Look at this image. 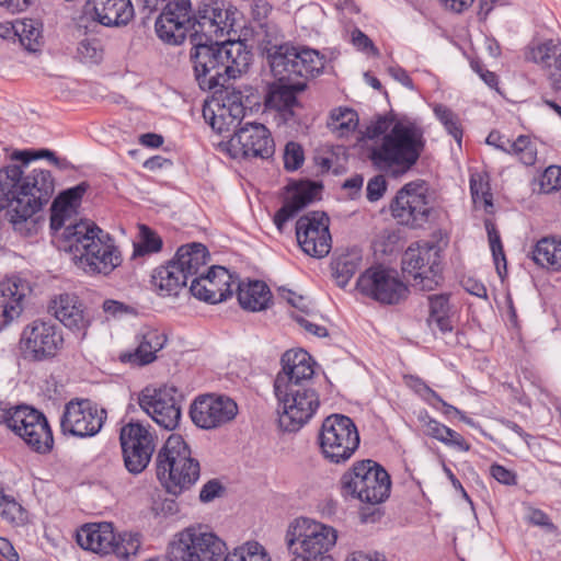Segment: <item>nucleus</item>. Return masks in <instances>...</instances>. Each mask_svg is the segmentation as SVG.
I'll use <instances>...</instances> for the list:
<instances>
[{
  "label": "nucleus",
  "instance_id": "1",
  "mask_svg": "<svg viewBox=\"0 0 561 561\" xmlns=\"http://www.w3.org/2000/svg\"><path fill=\"white\" fill-rule=\"evenodd\" d=\"M195 78L203 90L222 88L231 78L247 71L252 55L241 41L213 42L202 36L195 38L191 54Z\"/></svg>",
  "mask_w": 561,
  "mask_h": 561
},
{
  "label": "nucleus",
  "instance_id": "2",
  "mask_svg": "<svg viewBox=\"0 0 561 561\" xmlns=\"http://www.w3.org/2000/svg\"><path fill=\"white\" fill-rule=\"evenodd\" d=\"M254 37L276 79L314 78L324 68L325 58L318 50L284 43V36L276 22L255 26Z\"/></svg>",
  "mask_w": 561,
  "mask_h": 561
},
{
  "label": "nucleus",
  "instance_id": "3",
  "mask_svg": "<svg viewBox=\"0 0 561 561\" xmlns=\"http://www.w3.org/2000/svg\"><path fill=\"white\" fill-rule=\"evenodd\" d=\"M64 250L72 255L75 264L90 275H108L122 263L114 240L94 222H70L62 231Z\"/></svg>",
  "mask_w": 561,
  "mask_h": 561
},
{
  "label": "nucleus",
  "instance_id": "4",
  "mask_svg": "<svg viewBox=\"0 0 561 561\" xmlns=\"http://www.w3.org/2000/svg\"><path fill=\"white\" fill-rule=\"evenodd\" d=\"M424 148L423 130L413 123L397 122L368 153L373 165L394 178L405 174Z\"/></svg>",
  "mask_w": 561,
  "mask_h": 561
},
{
  "label": "nucleus",
  "instance_id": "5",
  "mask_svg": "<svg viewBox=\"0 0 561 561\" xmlns=\"http://www.w3.org/2000/svg\"><path fill=\"white\" fill-rule=\"evenodd\" d=\"M336 540L335 528L308 517L291 520L285 534L290 561H333L330 551Z\"/></svg>",
  "mask_w": 561,
  "mask_h": 561
},
{
  "label": "nucleus",
  "instance_id": "6",
  "mask_svg": "<svg viewBox=\"0 0 561 561\" xmlns=\"http://www.w3.org/2000/svg\"><path fill=\"white\" fill-rule=\"evenodd\" d=\"M157 477L169 492L178 494L191 488L199 478L201 467L197 459L181 435L172 434L158 451Z\"/></svg>",
  "mask_w": 561,
  "mask_h": 561
},
{
  "label": "nucleus",
  "instance_id": "7",
  "mask_svg": "<svg viewBox=\"0 0 561 561\" xmlns=\"http://www.w3.org/2000/svg\"><path fill=\"white\" fill-rule=\"evenodd\" d=\"M340 483L344 495L369 504H379L387 500L391 489L390 476L371 459L354 462L342 474Z\"/></svg>",
  "mask_w": 561,
  "mask_h": 561
},
{
  "label": "nucleus",
  "instance_id": "8",
  "mask_svg": "<svg viewBox=\"0 0 561 561\" xmlns=\"http://www.w3.org/2000/svg\"><path fill=\"white\" fill-rule=\"evenodd\" d=\"M320 451L331 463H344L359 446V434L353 420L342 414L324 419L318 434Z\"/></svg>",
  "mask_w": 561,
  "mask_h": 561
},
{
  "label": "nucleus",
  "instance_id": "9",
  "mask_svg": "<svg viewBox=\"0 0 561 561\" xmlns=\"http://www.w3.org/2000/svg\"><path fill=\"white\" fill-rule=\"evenodd\" d=\"M176 561H221L227 552L226 542L207 526H190L180 531L171 543Z\"/></svg>",
  "mask_w": 561,
  "mask_h": 561
},
{
  "label": "nucleus",
  "instance_id": "10",
  "mask_svg": "<svg viewBox=\"0 0 561 561\" xmlns=\"http://www.w3.org/2000/svg\"><path fill=\"white\" fill-rule=\"evenodd\" d=\"M274 389L278 400V423L287 432L301 428L320 405L319 394L311 387Z\"/></svg>",
  "mask_w": 561,
  "mask_h": 561
},
{
  "label": "nucleus",
  "instance_id": "11",
  "mask_svg": "<svg viewBox=\"0 0 561 561\" xmlns=\"http://www.w3.org/2000/svg\"><path fill=\"white\" fill-rule=\"evenodd\" d=\"M182 394L172 385H148L138 393V404L160 427L173 431L181 420Z\"/></svg>",
  "mask_w": 561,
  "mask_h": 561
},
{
  "label": "nucleus",
  "instance_id": "12",
  "mask_svg": "<svg viewBox=\"0 0 561 561\" xmlns=\"http://www.w3.org/2000/svg\"><path fill=\"white\" fill-rule=\"evenodd\" d=\"M426 192L423 181L410 182L397 192L389 208L399 225L417 229L430 221L432 207Z\"/></svg>",
  "mask_w": 561,
  "mask_h": 561
},
{
  "label": "nucleus",
  "instance_id": "13",
  "mask_svg": "<svg viewBox=\"0 0 561 561\" xmlns=\"http://www.w3.org/2000/svg\"><path fill=\"white\" fill-rule=\"evenodd\" d=\"M402 271L413 278L412 286L433 290L442 279L438 248L430 243L410 245L402 256Z\"/></svg>",
  "mask_w": 561,
  "mask_h": 561
},
{
  "label": "nucleus",
  "instance_id": "14",
  "mask_svg": "<svg viewBox=\"0 0 561 561\" xmlns=\"http://www.w3.org/2000/svg\"><path fill=\"white\" fill-rule=\"evenodd\" d=\"M55 192V181L50 171L33 169L25 172L21 169L19 176V199L15 205L21 213L18 216L23 224L27 222L44 205H46Z\"/></svg>",
  "mask_w": 561,
  "mask_h": 561
},
{
  "label": "nucleus",
  "instance_id": "15",
  "mask_svg": "<svg viewBox=\"0 0 561 561\" xmlns=\"http://www.w3.org/2000/svg\"><path fill=\"white\" fill-rule=\"evenodd\" d=\"M119 442L126 469L133 474L142 472L156 449V436L150 426L130 421L122 426Z\"/></svg>",
  "mask_w": 561,
  "mask_h": 561
},
{
  "label": "nucleus",
  "instance_id": "16",
  "mask_svg": "<svg viewBox=\"0 0 561 561\" xmlns=\"http://www.w3.org/2000/svg\"><path fill=\"white\" fill-rule=\"evenodd\" d=\"M228 151L234 159H270L275 144L270 130L260 123H247L236 129L228 141Z\"/></svg>",
  "mask_w": 561,
  "mask_h": 561
},
{
  "label": "nucleus",
  "instance_id": "17",
  "mask_svg": "<svg viewBox=\"0 0 561 561\" xmlns=\"http://www.w3.org/2000/svg\"><path fill=\"white\" fill-rule=\"evenodd\" d=\"M106 420V411L88 399H73L64 409L60 428L64 434L77 437L96 435Z\"/></svg>",
  "mask_w": 561,
  "mask_h": 561
},
{
  "label": "nucleus",
  "instance_id": "18",
  "mask_svg": "<svg viewBox=\"0 0 561 561\" xmlns=\"http://www.w3.org/2000/svg\"><path fill=\"white\" fill-rule=\"evenodd\" d=\"M357 289L386 305H396L408 297L409 289L391 270L382 266L366 270L357 279Z\"/></svg>",
  "mask_w": 561,
  "mask_h": 561
},
{
  "label": "nucleus",
  "instance_id": "19",
  "mask_svg": "<svg viewBox=\"0 0 561 561\" xmlns=\"http://www.w3.org/2000/svg\"><path fill=\"white\" fill-rule=\"evenodd\" d=\"M64 337L50 320L36 319L21 334V350L36 360L54 357L61 348Z\"/></svg>",
  "mask_w": 561,
  "mask_h": 561
},
{
  "label": "nucleus",
  "instance_id": "20",
  "mask_svg": "<svg viewBox=\"0 0 561 561\" xmlns=\"http://www.w3.org/2000/svg\"><path fill=\"white\" fill-rule=\"evenodd\" d=\"M330 219L325 213L311 211L296 222V238L300 249L312 257L327 256L332 248L329 230Z\"/></svg>",
  "mask_w": 561,
  "mask_h": 561
},
{
  "label": "nucleus",
  "instance_id": "21",
  "mask_svg": "<svg viewBox=\"0 0 561 561\" xmlns=\"http://www.w3.org/2000/svg\"><path fill=\"white\" fill-rule=\"evenodd\" d=\"M195 31L190 0H170L156 21V33L168 44H181L188 31Z\"/></svg>",
  "mask_w": 561,
  "mask_h": 561
},
{
  "label": "nucleus",
  "instance_id": "22",
  "mask_svg": "<svg viewBox=\"0 0 561 561\" xmlns=\"http://www.w3.org/2000/svg\"><path fill=\"white\" fill-rule=\"evenodd\" d=\"M237 413L238 407L232 399L214 394L196 398L190 410L193 423L204 430L216 428L229 423Z\"/></svg>",
  "mask_w": 561,
  "mask_h": 561
},
{
  "label": "nucleus",
  "instance_id": "23",
  "mask_svg": "<svg viewBox=\"0 0 561 561\" xmlns=\"http://www.w3.org/2000/svg\"><path fill=\"white\" fill-rule=\"evenodd\" d=\"M308 79L304 77L277 79L278 82L270 87L265 96V106L276 111L285 124L296 122V110L301 107L297 93L305 91Z\"/></svg>",
  "mask_w": 561,
  "mask_h": 561
},
{
  "label": "nucleus",
  "instance_id": "24",
  "mask_svg": "<svg viewBox=\"0 0 561 561\" xmlns=\"http://www.w3.org/2000/svg\"><path fill=\"white\" fill-rule=\"evenodd\" d=\"M232 276L227 268L214 265L191 282L190 291L199 300L218 304L232 295Z\"/></svg>",
  "mask_w": 561,
  "mask_h": 561
},
{
  "label": "nucleus",
  "instance_id": "25",
  "mask_svg": "<svg viewBox=\"0 0 561 561\" xmlns=\"http://www.w3.org/2000/svg\"><path fill=\"white\" fill-rule=\"evenodd\" d=\"M283 369L277 374L274 389L294 388L293 386L309 387L307 383L314 371L310 355L304 351H287L282 357Z\"/></svg>",
  "mask_w": 561,
  "mask_h": 561
},
{
  "label": "nucleus",
  "instance_id": "26",
  "mask_svg": "<svg viewBox=\"0 0 561 561\" xmlns=\"http://www.w3.org/2000/svg\"><path fill=\"white\" fill-rule=\"evenodd\" d=\"M48 311L66 328L84 332L90 325V318L83 302L75 294H59L48 304Z\"/></svg>",
  "mask_w": 561,
  "mask_h": 561
},
{
  "label": "nucleus",
  "instance_id": "27",
  "mask_svg": "<svg viewBox=\"0 0 561 561\" xmlns=\"http://www.w3.org/2000/svg\"><path fill=\"white\" fill-rule=\"evenodd\" d=\"M31 291L28 282L19 276L7 277L0 282V311L3 325L20 318Z\"/></svg>",
  "mask_w": 561,
  "mask_h": 561
},
{
  "label": "nucleus",
  "instance_id": "28",
  "mask_svg": "<svg viewBox=\"0 0 561 561\" xmlns=\"http://www.w3.org/2000/svg\"><path fill=\"white\" fill-rule=\"evenodd\" d=\"M138 343L137 348L134 352L123 353L121 360L138 367H142L153 363L160 352L168 342L167 334L151 327L142 328L136 335Z\"/></svg>",
  "mask_w": 561,
  "mask_h": 561
},
{
  "label": "nucleus",
  "instance_id": "29",
  "mask_svg": "<svg viewBox=\"0 0 561 561\" xmlns=\"http://www.w3.org/2000/svg\"><path fill=\"white\" fill-rule=\"evenodd\" d=\"M87 11L93 21L107 27L126 25L134 18L130 0H88Z\"/></svg>",
  "mask_w": 561,
  "mask_h": 561
},
{
  "label": "nucleus",
  "instance_id": "30",
  "mask_svg": "<svg viewBox=\"0 0 561 561\" xmlns=\"http://www.w3.org/2000/svg\"><path fill=\"white\" fill-rule=\"evenodd\" d=\"M244 112L240 100L229 98L224 103L205 104L203 116L215 131L222 134L231 127H237L244 117Z\"/></svg>",
  "mask_w": 561,
  "mask_h": 561
},
{
  "label": "nucleus",
  "instance_id": "31",
  "mask_svg": "<svg viewBox=\"0 0 561 561\" xmlns=\"http://www.w3.org/2000/svg\"><path fill=\"white\" fill-rule=\"evenodd\" d=\"M527 59L547 69L551 88L561 90V41L547 39L530 47Z\"/></svg>",
  "mask_w": 561,
  "mask_h": 561
},
{
  "label": "nucleus",
  "instance_id": "32",
  "mask_svg": "<svg viewBox=\"0 0 561 561\" xmlns=\"http://www.w3.org/2000/svg\"><path fill=\"white\" fill-rule=\"evenodd\" d=\"M21 175V168L19 165H9L0 170V210L8 209L10 222L14 226L15 230L20 229L23 225L22 219L18 216L21 215L15 205L19 199V176Z\"/></svg>",
  "mask_w": 561,
  "mask_h": 561
},
{
  "label": "nucleus",
  "instance_id": "33",
  "mask_svg": "<svg viewBox=\"0 0 561 561\" xmlns=\"http://www.w3.org/2000/svg\"><path fill=\"white\" fill-rule=\"evenodd\" d=\"M320 188V185L312 182L300 183L296 186L291 196L274 216V224L279 232H283L284 226L289 219L316 199Z\"/></svg>",
  "mask_w": 561,
  "mask_h": 561
},
{
  "label": "nucleus",
  "instance_id": "34",
  "mask_svg": "<svg viewBox=\"0 0 561 561\" xmlns=\"http://www.w3.org/2000/svg\"><path fill=\"white\" fill-rule=\"evenodd\" d=\"M115 534L112 524H87L77 533L78 545L95 553L108 554L113 550Z\"/></svg>",
  "mask_w": 561,
  "mask_h": 561
},
{
  "label": "nucleus",
  "instance_id": "35",
  "mask_svg": "<svg viewBox=\"0 0 561 561\" xmlns=\"http://www.w3.org/2000/svg\"><path fill=\"white\" fill-rule=\"evenodd\" d=\"M89 185L82 182L73 187H70L61 192L51 205L50 215V228L54 231L60 230L62 227L66 228L67 219L70 218L71 214L79 206L80 201L87 192Z\"/></svg>",
  "mask_w": 561,
  "mask_h": 561
},
{
  "label": "nucleus",
  "instance_id": "36",
  "mask_svg": "<svg viewBox=\"0 0 561 561\" xmlns=\"http://www.w3.org/2000/svg\"><path fill=\"white\" fill-rule=\"evenodd\" d=\"M209 260V252L202 243H191L180 247L173 259L185 278H194L205 272Z\"/></svg>",
  "mask_w": 561,
  "mask_h": 561
},
{
  "label": "nucleus",
  "instance_id": "37",
  "mask_svg": "<svg viewBox=\"0 0 561 561\" xmlns=\"http://www.w3.org/2000/svg\"><path fill=\"white\" fill-rule=\"evenodd\" d=\"M187 279L183 271L173 260L165 265L154 268L151 275V284L158 295L162 297L178 296L186 286Z\"/></svg>",
  "mask_w": 561,
  "mask_h": 561
},
{
  "label": "nucleus",
  "instance_id": "38",
  "mask_svg": "<svg viewBox=\"0 0 561 561\" xmlns=\"http://www.w3.org/2000/svg\"><path fill=\"white\" fill-rule=\"evenodd\" d=\"M20 437L32 450L38 454H47L54 446L53 432L42 412L31 420V425L23 433H20Z\"/></svg>",
  "mask_w": 561,
  "mask_h": 561
},
{
  "label": "nucleus",
  "instance_id": "39",
  "mask_svg": "<svg viewBox=\"0 0 561 561\" xmlns=\"http://www.w3.org/2000/svg\"><path fill=\"white\" fill-rule=\"evenodd\" d=\"M237 296L241 308L252 312L266 309L272 299L268 286L261 280L240 283Z\"/></svg>",
  "mask_w": 561,
  "mask_h": 561
},
{
  "label": "nucleus",
  "instance_id": "40",
  "mask_svg": "<svg viewBox=\"0 0 561 561\" xmlns=\"http://www.w3.org/2000/svg\"><path fill=\"white\" fill-rule=\"evenodd\" d=\"M533 259L536 264L542 267L560 272L561 240L554 237H545L540 239L533 250Z\"/></svg>",
  "mask_w": 561,
  "mask_h": 561
},
{
  "label": "nucleus",
  "instance_id": "41",
  "mask_svg": "<svg viewBox=\"0 0 561 561\" xmlns=\"http://www.w3.org/2000/svg\"><path fill=\"white\" fill-rule=\"evenodd\" d=\"M21 45L28 51H38L44 44L42 24L33 19L16 20L12 24Z\"/></svg>",
  "mask_w": 561,
  "mask_h": 561
},
{
  "label": "nucleus",
  "instance_id": "42",
  "mask_svg": "<svg viewBox=\"0 0 561 561\" xmlns=\"http://www.w3.org/2000/svg\"><path fill=\"white\" fill-rule=\"evenodd\" d=\"M360 263L362 254L355 249L335 257L331 266L337 285L344 287L354 276Z\"/></svg>",
  "mask_w": 561,
  "mask_h": 561
},
{
  "label": "nucleus",
  "instance_id": "43",
  "mask_svg": "<svg viewBox=\"0 0 561 561\" xmlns=\"http://www.w3.org/2000/svg\"><path fill=\"white\" fill-rule=\"evenodd\" d=\"M430 324H435L443 333L453 330L449 296L446 294L428 296Z\"/></svg>",
  "mask_w": 561,
  "mask_h": 561
},
{
  "label": "nucleus",
  "instance_id": "44",
  "mask_svg": "<svg viewBox=\"0 0 561 561\" xmlns=\"http://www.w3.org/2000/svg\"><path fill=\"white\" fill-rule=\"evenodd\" d=\"M358 126L357 113L348 107H339L331 111L328 122L329 129L337 137L352 135Z\"/></svg>",
  "mask_w": 561,
  "mask_h": 561
},
{
  "label": "nucleus",
  "instance_id": "45",
  "mask_svg": "<svg viewBox=\"0 0 561 561\" xmlns=\"http://www.w3.org/2000/svg\"><path fill=\"white\" fill-rule=\"evenodd\" d=\"M504 424L507 432H504L501 436V446L503 449L517 456L523 453L525 448H530L529 440L533 438L531 435L525 433L518 424L512 421H506Z\"/></svg>",
  "mask_w": 561,
  "mask_h": 561
},
{
  "label": "nucleus",
  "instance_id": "46",
  "mask_svg": "<svg viewBox=\"0 0 561 561\" xmlns=\"http://www.w3.org/2000/svg\"><path fill=\"white\" fill-rule=\"evenodd\" d=\"M238 13L236 8L221 1V5L217 9L215 16L216 22H214V26H208L204 34L205 37L210 38L215 36L216 38H221L225 35H229L233 30Z\"/></svg>",
  "mask_w": 561,
  "mask_h": 561
},
{
  "label": "nucleus",
  "instance_id": "47",
  "mask_svg": "<svg viewBox=\"0 0 561 561\" xmlns=\"http://www.w3.org/2000/svg\"><path fill=\"white\" fill-rule=\"evenodd\" d=\"M221 5L219 0H203L198 3L196 12H194L195 34L199 32L205 34L208 26H214L216 22L217 9Z\"/></svg>",
  "mask_w": 561,
  "mask_h": 561
},
{
  "label": "nucleus",
  "instance_id": "48",
  "mask_svg": "<svg viewBox=\"0 0 561 561\" xmlns=\"http://www.w3.org/2000/svg\"><path fill=\"white\" fill-rule=\"evenodd\" d=\"M507 153L516 156L525 165H534L537 161L536 144L528 136L520 135L511 141Z\"/></svg>",
  "mask_w": 561,
  "mask_h": 561
},
{
  "label": "nucleus",
  "instance_id": "49",
  "mask_svg": "<svg viewBox=\"0 0 561 561\" xmlns=\"http://www.w3.org/2000/svg\"><path fill=\"white\" fill-rule=\"evenodd\" d=\"M39 411L28 405H18L10 409L9 423L7 425L19 437L31 425V420L36 417Z\"/></svg>",
  "mask_w": 561,
  "mask_h": 561
},
{
  "label": "nucleus",
  "instance_id": "50",
  "mask_svg": "<svg viewBox=\"0 0 561 561\" xmlns=\"http://www.w3.org/2000/svg\"><path fill=\"white\" fill-rule=\"evenodd\" d=\"M77 55L82 62L99 64L104 55L103 44L99 38H83L78 44Z\"/></svg>",
  "mask_w": 561,
  "mask_h": 561
},
{
  "label": "nucleus",
  "instance_id": "51",
  "mask_svg": "<svg viewBox=\"0 0 561 561\" xmlns=\"http://www.w3.org/2000/svg\"><path fill=\"white\" fill-rule=\"evenodd\" d=\"M140 548V540L137 534H122L116 536L113 542V550L110 553L119 559H128L135 556Z\"/></svg>",
  "mask_w": 561,
  "mask_h": 561
},
{
  "label": "nucleus",
  "instance_id": "52",
  "mask_svg": "<svg viewBox=\"0 0 561 561\" xmlns=\"http://www.w3.org/2000/svg\"><path fill=\"white\" fill-rule=\"evenodd\" d=\"M0 516L2 519L15 525L23 524L26 518L23 507L2 492H0Z\"/></svg>",
  "mask_w": 561,
  "mask_h": 561
},
{
  "label": "nucleus",
  "instance_id": "53",
  "mask_svg": "<svg viewBox=\"0 0 561 561\" xmlns=\"http://www.w3.org/2000/svg\"><path fill=\"white\" fill-rule=\"evenodd\" d=\"M229 553L236 554L239 561H271L265 548L256 541L245 542Z\"/></svg>",
  "mask_w": 561,
  "mask_h": 561
},
{
  "label": "nucleus",
  "instance_id": "54",
  "mask_svg": "<svg viewBox=\"0 0 561 561\" xmlns=\"http://www.w3.org/2000/svg\"><path fill=\"white\" fill-rule=\"evenodd\" d=\"M434 113L443 123L447 131L455 138L458 144H460L462 129L460 128L458 116L447 106L442 104L435 105Z\"/></svg>",
  "mask_w": 561,
  "mask_h": 561
},
{
  "label": "nucleus",
  "instance_id": "55",
  "mask_svg": "<svg viewBox=\"0 0 561 561\" xmlns=\"http://www.w3.org/2000/svg\"><path fill=\"white\" fill-rule=\"evenodd\" d=\"M485 230L488 232L489 243L492 251V255L494 259V263L496 265V270L500 276H502L501 267H500V261H503V267L506 270V260L505 254L503 250V245L501 242L500 233L495 227V225L490 219L484 220Z\"/></svg>",
  "mask_w": 561,
  "mask_h": 561
},
{
  "label": "nucleus",
  "instance_id": "56",
  "mask_svg": "<svg viewBox=\"0 0 561 561\" xmlns=\"http://www.w3.org/2000/svg\"><path fill=\"white\" fill-rule=\"evenodd\" d=\"M470 191L473 203H483L485 206L492 205V194L488 179L480 173L472 174L470 178Z\"/></svg>",
  "mask_w": 561,
  "mask_h": 561
},
{
  "label": "nucleus",
  "instance_id": "57",
  "mask_svg": "<svg viewBox=\"0 0 561 561\" xmlns=\"http://www.w3.org/2000/svg\"><path fill=\"white\" fill-rule=\"evenodd\" d=\"M141 241L135 245L134 255H145L154 253L161 250V238L146 226L140 229Z\"/></svg>",
  "mask_w": 561,
  "mask_h": 561
},
{
  "label": "nucleus",
  "instance_id": "58",
  "mask_svg": "<svg viewBox=\"0 0 561 561\" xmlns=\"http://www.w3.org/2000/svg\"><path fill=\"white\" fill-rule=\"evenodd\" d=\"M305 156L302 147L295 142L289 141L284 150V167L287 171H295L304 163Z\"/></svg>",
  "mask_w": 561,
  "mask_h": 561
},
{
  "label": "nucleus",
  "instance_id": "59",
  "mask_svg": "<svg viewBox=\"0 0 561 561\" xmlns=\"http://www.w3.org/2000/svg\"><path fill=\"white\" fill-rule=\"evenodd\" d=\"M561 188V167H548L540 178V190L542 193H551Z\"/></svg>",
  "mask_w": 561,
  "mask_h": 561
},
{
  "label": "nucleus",
  "instance_id": "60",
  "mask_svg": "<svg viewBox=\"0 0 561 561\" xmlns=\"http://www.w3.org/2000/svg\"><path fill=\"white\" fill-rule=\"evenodd\" d=\"M394 124H392V119L387 116H379L375 121H371L370 124L366 127L365 137L368 139H375L380 136L387 135Z\"/></svg>",
  "mask_w": 561,
  "mask_h": 561
},
{
  "label": "nucleus",
  "instance_id": "61",
  "mask_svg": "<svg viewBox=\"0 0 561 561\" xmlns=\"http://www.w3.org/2000/svg\"><path fill=\"white\" fill-rule=\"evenodd\" d=\"M387 191V181L383 175L378 174L371 178L366 187V196L369 202L379 201Z\"/></svg>",
  "mask_w": 561,
  "mask_h": 561
},
{
  "label": "nucleus",
  "instance_id": "62",
  "mask_svg": "<svg viewBox=\"0 0 561 561\" xmlns=\"http://www.w3.org/2000/svg\"><path fill=\"white\" fill-rule=\"evenodd\" d=\"M407 385L426 400L433 398L436 401H442V398L419 377H407Z\"/></svg>",
  "mask_w": 561,
  "mask_h": 561
},
{
  "label": "nucleus",
  "instance_id": "63",
  "mask_svg": "<svg viewBox=\"0 0 561 561\" xmlns=\"http://www.w3.org/2000/svg\"><path fill=\"white\" fill-rule=\"evenodd\" d=\"M273 12L272 5L266 1H259L254 4L252 9L253 21L256 23V26L261 24H267L275 22L271 19V14Z\"/></svg>",
  "mask_w": 561,
  "mask_h": 561
},
{
  "label": "nucleus",
  "instance_id": "64",
  "mask_svg": "<svg viewBox=\"0 0 561 561\" xmlns=\"http://www.w3.org/2000/svg\"><path fill=\"white\" fill-rule=\"evenodd\" d=\"M352 43L359 50L370 51L374 56H379V50L371 39L358 28L352 32Z\"/></svg>",
  "mask_w": 561,
  "mask_h": 561
}]
</instances>
